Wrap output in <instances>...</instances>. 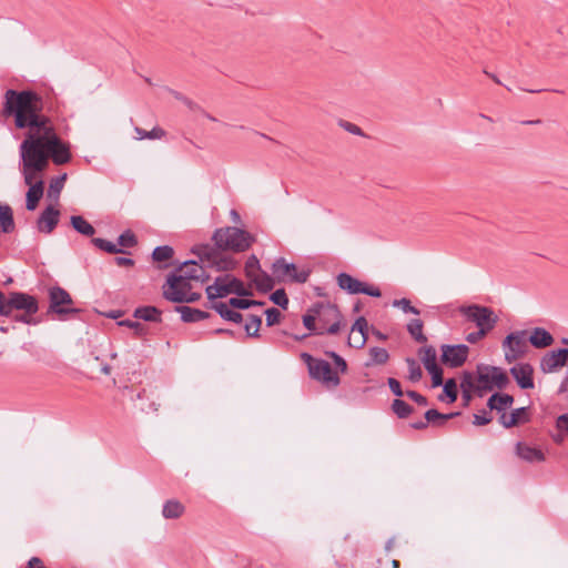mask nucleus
Returning a JSON list of instances; mask_svg holds the SVG:
<instances>
[{
  "instance_id": "f257e3e1",
  "label": "nucleus",
  "mask_w": 568,
  "mask_h": 568,
  "mask_svg": "<svg viewBox=\"0 0 568 568\" xmlns=\"http://www.w3.org/2000/svg\"><path fill=\"white\" fill-rule=\"evenodd\" d=\"M42 98L31 90L9 89L4 93L3 114L13 116L18 129H29L19 146L20 171L29 186L26 195L28 211H34L43 195L44 184L40 174L48 168L49 161L62 165L72 158L70 144L59 138L50 119L42 114Z\"/></svg>"
},
{
  "instance_id": "f03ea898",
  "label": "nucleus",
  "mask_w": 568,
  "mask_h": 568,
  "mask_svg": "<svg viewBox=\"0 0 568 568\" xmlns=\"http://www.w3.org/2000/svg\"><path fill=\"white\" fill-rule=\"evenodd\" d=\"M212 240L214 245L196 244L191 248V253L217 271L235 268L237 262L230 252H243L253 242L250 233L236 226L215 230Z\"/></svg>"
},
{
  "instance_id": "7ed1b4c3",
  "label": "nucleus",
  "mask_w": 568,
  "mask_h": 568,
  "mask_svg": "<svg viewBox=\"0 0 568 568\" xmlns=\"http://www.w3.org/2000/svg\"><path fill=\"white\" fill-rule=\"evenodd\" d=\"M197 260L191 258L180 262V303L194 302L200 298V291L204 282L207 280L205 266L206 262H202L196 255ZM210 267H212L210 265Z\"/></svg>"
},
{
  "instance_id": "20e7f679",
  "label": "nucleus",
  "mask_w": 568,
  "mask_h": 568,
  "mask_svg": "<svg viewBox=\"0 0 568 568\" xmlns=\"http://www.w3.org/2000/svg\"><path fill=\"white\" fill-rule=\"evenodd\" d=\"M509 384V378L500 367L480 364L477 366L476 376L473 373L465 372L462 378L460 387L464 393L477 390L481 396L483 392L496 388L503 389Z\"/></svg>"
},
{
  "instance_id": "39448f33",
  "label": "nucleus",
  "mask_w": 568,
  "mask_h": 568,
  "mask_svg": "<svg viewBox=\"0 0 568 568\" xmlns=\"http://www.w3.org/2000/svg\"><path fill=\"white\" fill-rule=\"evenodd\" d=\"M205 292L211 301L223 298L231 294L237 296L251 295L243 282L229 273L216 276L214 282L205 287Z\"/></svg>"
},
{
  "instance_id": "423d86ee",
  "label": "nucleus",
  "mask_w": 568,
  "mask_h": 568,
  "mask_svg": "<svg viewBox=\"0 0 568 568\" xmlns=\"http://www.w3.org/2000/svg\"><path fill=\"white\" fill-rule=\"evenodd\" d=\"M310 312L316 314L317 323L321 326L318 334H336L339 331L341 313L336 305L331 303H318Z\"/></svg>"
},
{
  "instance_id": "0eeeda50",
  "label": "nucleus",
  "mask_w": 568,
  "mask_h": 568,
  "mask_svg": "<svg viewBox=\"0 0 568 568\" xmlns=\"http://www.w3.org/2000/svg\"><path fill=\"white\" fill-rule=\"evenodd\" d=\"M1 305L3 307V312H0L1 316H9L13 310L29 314H36L39 311L36 297L23 292H11L8 297L2 294Z\"/></svg>"
},
{
  "instance_id": "6e6552de",
  "label": "nucleus",
  "mask_w": 568,
  "mask_h": 568,
  "mask_svg": "<svg viewBox=\"0 0 568 568\" xmlns=\"http://www.w3.org/2000/svg\"><path fill=\"white\" fill-rule=\"evenodd\" d=\"M459 312L468 320L476 324L478 329L490 332L497 324L498 317L495 312L486 306L473 304L462 306Z\"/></svg>"
},
{
  "instance_id": "1a4fd4ad",
  "label": "nucleus",
  "mask_w": 568,
  "mask_h": 568,
  "mask_svg": "<svg viewBox=\"0 0 568 568\" xmlns=\"http://www.w3.org/2000/svg\"><path fill=\"white\" fill-rule=\"evenodd\" d=\"M302 357L308 366L311 376L325 383L328 386H337L339 378L336 373L333 372L332 366L324 359H315L310 354L303 353Z\"/></svg>"
},
{
  "instance_id": "9d476101",
  "label": "nucleus",
  "mask_w": 568,
  "mask_h": 568,
  "mask_svg": "<svg viewBox=\"0 0 568 568\" xmlns=\"http://www.w3.org/2000/svg\"><path fill=\"white\" fill-rule=\"evenodd\" d=\"M273 277L278 282L305 283L310 276L306 270H298L294 263H287L285 258H277L272 265Z\"/></svg>"
},
{
  "instance_id": "9b49d317",
  "label": "nucleus",
  "mask_w": 568,
  "mask_h": 568,
  "mask_svg": "<svg viewBox=\"0 0 568 568\" xmlns=\"http://www.w3.org/2000/svg\"><path fill=\"white\" fill-rule=\"evenodd\" d=\"M527 341L528 337L526 331H516L505 337L503 348L507 363H513L526 354Z\"/></svg>"
},
{
  "instance_id": "f8f14e48",
  "label": "nucleus",
  "mask_w": 568,
  "mask_h": 568,
  "mask_svg": "<svg viewBox=\"0 0 568 568\" xmlns=\"http://www.w3.org/2000/svg\"><path fill=\"white\" fill-rule=\"evenodd\" d=\"M246 276L252 280L261 291H271L274 287V278L260 267L256 256L252 255L245 263Z\"/></svg>"
},
{
  "instance_id": "ddd939ff",
  "label": "nucleus",
  "mask_w": 568,
  "mask_h": 568,
  "mask_svg": "<svg viewBox=\"0 0 568 568\" xmlns=\"http://www.w3.org/2000/svg\"><path fill=\"white\" fill-rule=\"evenodd\" d=\"M50 306L49 313H54L63 316L71 313H78L79 310L71 307H63L72 303L70 294L60 286H53L49 290Z\"/></svg>"
},
{
  "instance_id": "4468645a",
  "label": "nucleus",
  "mask_w": 568,
  "mask_h": 568,
  "mask_svg": "<svg viewBox=\"0 0 568 568\" xmlns=\"http://www.w3.org/2000/svg\"><path fill=\"white\" fill-rule=\"evenodd\" d=\"M469 348L465 344L442 345V362L452 368L460 367L468 357Z\"/></svg>"
},
{
  "instance_id": "2eb2a0df",
  "label": "nucleus",
  "mask_w": 568,
  "mask_h": 568,
  "mask_svg": "<svg viewBox=\"0 0 568 568\" xmlns=\"http://www.w3.org/2000/svg\"><path fill=\"white\" fill-rule=\"evenodd\" d=\"M568 364V348H559L547 352L540 358V371L545 374L556 373Z\"/></svg>"
},
{
  "instance_id": "dca6fc26",
  "label": "nucleus",
  "mask_w": 568,
  "mask_h": 568,
  "mask_svg": "<svg viewBox=\"0 0 568 568\" xmlns=\"http://www.w3.org/2000/svg\"><path fill=\"white\" fill-rule=\"evenodd\" d=\"M60 220V211L53 205H48L37 220V229L44 234H51Z\"/></svg>"
},
{
  "instance_id": "f3484780",
  "label": "nucleus",
  "mask_w": 568,
  "mask_h": 568,
  "mask_svg": "<svg viewBox=\"0 0 568 568\" xmlns=\"http://www.w3.org/2000/svg\"><path fill=\"white\" fill-rule=\"evenodd\" d=\"M510 374L518 384V386L523 389H531L534 388V368L528 363H520L510 368Z\"/></svg>"
},
{
  "instance_id": "a211bd4d",
  "label": "nucleus",
  "mask_w": 568,
  "mask_h": 568,
  "mask_svg": "<svg viewBox=\"0 0 568 568\" xmlns=\"http://www.w3.org/2000/svg\"><path fill=\"white\" fill-rule=\"evenodd\" d=\"M528 420L529 416L526 407L516 408L511 413L504 412L499 416V423L505 428H510Z\"/></svg>"
},
{
  "instance_id": "6ab92c4d",
  "label": "nucleus",
  "mask_w": 568,
  "mask_h": 568,
  "mask_svg": "<svg viewBox=\"0 0 568 568\" xmlns=\"http://www.w3.org/2000/svg\"><path fill=\"white\" fill-rule=\"evenodd\" d=\"M528 341L536 348H545L552 345L554 337L545 328L536 327L531 331Z\"/></svg>"
},
{
  "instance_id": "aec40b11",
  "label": "nucleus",
  "mask_w": 568,
  "mask_h": 568,
  "mask_svg": "<svg viewBox=\"0 0 568 568\" xmlns=\"http://www.w3.org/2000/svg\"><path fill=\"white\" fill-rule=\"evenodd\" d=\"M514 403V397L509 394H493L487 402V406L491 410L500 413V415L507 410Z\"/></svg>"
},
{
  "instance_id": "412c9836",
  "label": "nucleus",
  "mask_w": 568,
  "mask_h": 568,
  "mask_svg": "<svg viewBox=\"0 0 568 568\" xmlns=\"http://www.w3.org/2000/svg\"><path fill=\"white\" fill-rule=\"evenodd\" d=\"M133 316L139 320L146 322H159L163 323V312L155 306H141L135 308Z\"/></svg>"
},
{
  "instance_id": "4be33fe9",
  "label": "nucleus",
  "mask_w": 568,
  "mask_h": 568,
  "mask_svg": "<svg viewBox=\"0 0 568 568\" xmlns=\"http://www.w3.org/2000/svg\"><path fill=\"white\" fill-rule=\"evenodd\" d=\"M212 308L225 321L240 323L242 321V314L235 311L226 302H214Z\"/></svg>"
},
{
  "instance_id": "5701e85b",
  "label": "nucleus",
  "mask_w": 568,
  "mask_h": 568,
  "mask_svg": "<svg viewBox=\"0 0 568 568\" xmlns=\"http://www.w3.org/2000/svg\"><path fill=\"white\" fill-rule=\"evenodd\" d=\"M516 453L521 459L529 463L542 462L545 459L544 453L540 449L524 443L517 444Z\"/></svg>"
},
{
  "instance_id": "b1692460",
  "label": "nucleus",
  "mask_w": 568,
  "mask_h": 568,
  "mask_svg": "<svg viewBox=\"0 0 568 568\" xmlns=\"http://www.w3.org/2000/svg\"><path fill=\"white\" fill-rule=\"evenodd\" d=\"M163 296L170 302L178 303V267L168 275L166 283L163 285Z\"/></svg>"
},
{
  "instance_id": "393cba45",
  "label": "nucleus",
  "mask_w": 568,
  "mask_h": 568,
  "mask_svg": "<svg viewBox=\"0 0 568 568\" xmlns=\"http://www.w3.org/2000/svg\"><path fill=\"white\" fill-rule=\"evenodd\" d=\"M337 284L342 290L349 294H359L362 291V282L346 273H341L337 276Z\"/></svg>"
},
{
  "instance_id": "a878e982",
  "label": "nucleus",
  "mask_w": 568,
  "mask_h": 568,
  "mask_svg": "<svg viewBox=\"0 0 568 568\" xmlns=\"http://www.w3.org/2000/svg\"><path fill=\"white\" fill-rule=\"evenodd\" d=\"M72 227L81 235L92 237L95 234V229L81 215H72L70 217Z\"/></svg>"
},
{
  "instance_id": "bb28decb",
  "label": "nucleus",
  "mask_w": 568,
  "mask_h": 568,
  "mask_svg": "<svg viewBox=\"0 0 568 568\" xmlns=\"http://www.w3.org/2000/svg\"><path fill=\"white\" fill-rule=\"evenodd\" d=\"M14 229L13 212L8 204H0V231L10 233Z\"/></svg>"
},
{
  "instance_id": "cd10ccee",
  "label": "nucleus",
  "mask_w": 568,
  "mask_h": 568,
  "mask_svg": "<svg viewBox=\"0 0 568 568\" xmlns=\"http://www.w3.org/2000/svg\"><path fill=\"white\" fill-rule=\"evenodd\" d=\"M419 358L426 371L437 367V352L433 346L422 347L418 352Z\"/></svg>"
},
{
  "instance_id": "c85d7f7f",
  "label": "nucleus",
  "mask_w": 568,
  "mask_h": 568,
  "mask_svg": "<svg viewBox=\"0 0 568 568\" xmlns=\"http://www.w3.org/2000/svg\"><path fill=\"white\" fill-rule=\"evenodd\" d=\"M209 316L207 313L192 308L190 306H180V318L183 322L191 323V322H199L201 320H204Z\"/></svg>"
},
{
  "instance_id": "c756f323",
  "label": "nucleus",
  "mask_w": 568,
  "mask_h": 568,
  "mask_svg": "<svg viewBox=\"0 0 568 568\" xmlns=\"http://www.w3.org/2000/svg\"><path fill=\"white\" fill-rule=\"evenodd\" d=\"M459 414H460L459 412L442 414L436 409H428L425 413V419H426L427 424L433 423V424H437V425H443L445 422L458 416Z\"/></svg>"
},
{
  "instance_id": "7c9ffc66",
  "label": "nucleus",
  "mask_w": 568,
  "mask_h": 568,
  "mask_svg": "<svg viewBox=\"0 0 568 568\" xmlns=\"http://www.w3.org/2000/svg\"><path fill=\"white\" fill-rule=\"evenodd\" d=\"M182 108L185 111L194 114L195 118H197V116H205V118L210 119L211 121H215V118L206 114L196 103H194L193 101H191L187 98H181L180 97V110Z\"/></svg>"
},
{
  "instance_id": "2f4dec72",
  "label": "nucleus",
  "mask_w": 568,
  "mask_h": 568,
  "mask_svg": "<svg viewBox=\"0 0 568 568\" xmlns=\"http://www.w3.org/2000/svg\"><path fill=\"white\" fill-rule=\"evenodd\" d=\"M174 256V248L169 245L156 246L152 252V260L154 262H168Z\"/></svg>"
},
{
  "instance_id": "473e14b6",
  "label": "nucleus",
  "mask_w": 568,
  "mask_h": 568,
  "mask_svg": "<svg viewBox=\"0 0 568 568\" xmlns=\"http://www.w3.org/2000/svg\"><path fill=\"white\" fill-rule=\"evenodd\" d=\"M91 242L99 250H102L110 254L125 253V251L118 247L116 244L101 237H93Z\"/></svg>"
},
{
  "instance_id": "72a5a7b5",
  "label": "nucleus",
  "mask_w": 568,
  "mask_h": 568,
  "mask_svg": "<svg viewBox=\"0 0 568 568\" xmlns=\"http://www.w3.org/2000/svg\"><path fill=\"white\" fill-rule=\"evenodd\" d=\"M407 331L417 342H426V336L423 334V322L420 320H412L407 324Z\"/></svg>"
},
{
  "instance_id": "f704fd0d",
  "label": "nucleus",
  "mask_w": 568,
  "mask_h": 568,
  "mask_svg": "<svg viewBox=\"0 0 568 568\" xmlns=\"http://www.w3.org/2000/svg\"><path fill=\"white\" fill-rule=\"evenodd\" d=\"M392 409L399 418H406L413 412L412 406L399 398L393 402Z\"/></svg>"
},
{
  "instance_id": "c9c22d12",
  "label": "nucleus",
  "mask_w": 568,
  "mask_h": 568,
  "mask_svg": "<svg viewBox=\"0 0 568 568\" xmlns=\"http://www.w3.org/2000/svg\"><path fill=\"white\" fill-rule=\"evenodd\" d=\"M262 324V318L256 315H251L245 323V332L247 336L256 337L258 336V331Z\"/></svg>"
},
{
  "instance_id": "e433bc0d",
  "label": "nucleus",
  "mask_w": 568,
  "mask_h": 568,
  "mask_svg": "<svg viewBox=\"0 0 568 568\" xmlns=\"http://www.w3.org/2000/svg\"><path fill=\"white\" fill-rule=\"evenodd\" d=\"M135 133H136L139 140H143V139H150V140L161 139L165 134L164 130L161 129V128H153L151 131H146V130L141 129V128H135Z\"/></svg>"
},
{
  "instance_id": "4c0bfd02",
  "label": "nucleus",
  "mask_w": 568,
  "mask_h": 568,
  "mask_svg": "<svg viewBox=\"0 0 568 568\" xmlns=\"http://www.w3.org/2000/svg\"><path fill=\"white\" fill-rule=\"evenodd\" d=\"M406 363L408 366V378L414 383L418 382L423 376L420 366L414 358H407Z\"/></svg>"
},
{
  "instance_id": "58836bf2",
  "label": "nucleus",
  "mask_w": 568,
  "mask_h": 568,
  "mask_svg": "<svg viewBox=\"0 0 568 568\" xmlns=\"http://www.w3.org/2000/svg\"><path fill=\"white\" fill-rule=\"evenodd\" d=\"M67 180V174H62L61 176L54 178L49 185L48 194L49 196L58 197L60 195L61 190L63 189L64 182Z\"/></svg>"
},
{
  "instance_id": "ea45409f",
  "label": "nucleus",
  "mask_w": 568,
  "mask_h": 568,
  "mask_svg": "<svg viewBox=\"0 0 568 568\" xmlns=\"http://www.w3.org/2000/svg\"><path fill=\"white\" fill-rule=\"evenodd\" d=\"M226 304H230L231 307H233L235 311L237 310H246L250 308L253 305H262L261 302L245 300V298H239V297H232L226 302Z\"/></svg>"
},
{
  "instance_id": "a19ab883",
  "label": "nucleus",
  "mask_w": 568,
  "mask_h": 568,
  "mask_svg": "<svg viewBox=\"0 0 568 568\" xmlns=\"http://www.w3.org/2000/svg\"><path fill=\"white\" fill-rule=\"evenodd\" d=\"M138 243L134 233L130 230L124 231L118 237V245L122 247H133Z\"/></svg>"
},
{
  "instance_id": "79ce46f5",
  "label": "nucleus",
  "mask_w": 568,
  "mask_h": 568,
  "mask_svg": "<svg viewBox=\"0 0 568 568\" xmlns=\"http://www.w3.org/2000/svg\"><path fill=\"white\" fill-rule=\"evenodd\" d=\"M369 355H371L372 363H374V364H384L388 359L387 351L382 347H372L369 349Z\"/></svg>"
},
{
  "instance_id": "37998d69",
  "label": "nucleus",
  "mask_w": 568,
  "mask_h": 568,
  "mask_svg": "<svg viewBox=\"0 0 568 568\" xmlns=\"http://www.w3.org/2000/svg\"><path fill=\"white\" fill-rule=\"evenodd\" d=\"M392 305L394 307H397V308L402 310L404 313H412V314H415V315H419L420 314L419 310L416 308L415 306H413L410 304V301L407 300V298L394 300Z\"/></svg>"
},
{
  "instance_id": "c03bdc74",
  "label": "nucleus",
  "mask_w": 568,
  "mask_h": 568,
  "mask_svg": "<svg viewBox=\"0 0 568 568\" xmlns=\"http://www.w3.org/2000/svg\"><path fill=\"white\" fill-rule=\"evenodd\" d=\"M271 301L281 306L282 308H286L288 305V298L286 296V293L283 288L276 290L271 295Z\"/></svg>"
},
{
  "instance_id": "a18cd8bd",
  "label": "nucleus",
  "mask_w": 568,
  "mask_h": 568,
  "mask_svg": "<svg viewBox=\"0 0 568 568\" xmlns=\"http://www.w3.org/2000/svg\"><path fill=\"white\" fill-rule=\"evenodd\" d=\"M316 314L311 312L303 316V324L308 329L316 334H318V328L321 327L318 325Z\"/></svg>"
},
{
  "instance_id": "49530a36",
  "label": "nucleus",
  "mask_w": 568,
  "mask_h": 568,
  "mask_svg": "<svg viewBox=\"0 0 568 568\" xmlns=\"http://www.w3.org/2000/svg\"><path fill=\"white\" fill-rule=\"evenodd\" d=\"M444 394L449 398V403L457 399V384L455 379L450 378L444 384Z\"/></svg>"
},
{
  "instance_id": "de8ad7c7",
  "label": "nucleus",
  "mask_w": 568,
  "mask_h": 568,
  "mask_svg": "<svg viewBox=\"0 0 568 568\" xmlns=\"http://www.w3.org/2000/svg\"><path fill=\"white\" fill-rule=\"evenodd\" d=\"M162 514L165 518H178V500H168L163 506Z\"/></svg>"
},
{
  "instance_id": "09e8293b",
  "label": "nucleus",
  "mask_w": 568,
  "mask_h": 568,
  "mask_svg": "<svg viewBox=\"0 0 568 568\" xmlns=\"http://www.w3.org/2000/svg\"><path fill=\"white\" fill-rule=\"evenodd\" d=\"M265 315H266V325L267 326H273L280 322L281 312L275 307L267 308L265 311Z\"/></svg>"
},
{
  "instance_id": "8fccbe9b",
  "label": "nucleus",
  "mask_w": 568,
  "mask_h": 568,
  "mask_svg": "<svg viewBox=\"0 0 568 568\" xmlns=\"http://www.w3.org/2000/svg\"><path fill=\"white\" fill-rule=\"evenodd\" d=\"M367 341V335H357L356 333L351 332L348 336V345L355 348H361L365 345Z\"/></svg>"
},
{
  "instance_id": "3c124183",
  "label": "nucleus",
  "mask_w": 568,
  "mask_h": 568,
  "mask_svg": "<svg viewBox=\"0 0 568 568\" xmlns=\"http://www.w3.org/2000/svg\"><path fill=\"white\" fill-rule=\"evenodd\" d=\"M367 321L364 317H358L352 326L351 332L357 335H366Z\"/></svg>"
},
{
  "instance_id": "603ef678",
  "label": "nucleus",
  "mask_w": 568,
  "mask_h": 568,
  "mask_svg": "<svg viewBox=\"0 0 568 568\" xmlns=\"http://www.w3.org/2000/svg\"><path fill=\"white\" fill-rule=\"evenodd\" d=\"M432 376L434 387L443 385V371L439 366L427 371Z\"/></svg>"
},
{
  "instance_id": "864d4df0",
  "label": "nucleus",
  "mask_w": 568,
  "mask_h": 568,
  "mask_svg": "<svg viewBox=\"0 0 568 568\" xmlns=\"http://www.w3.org/2000/svg\"><path fill=\"white\" fill-rule=\"evenodd\" d=\"M490 420H491V418L488 416V413L486 410H483L480 414L474 415L473 423L476 426H483V425H487Z\"/></svg>"
},
{
  "instance_id": "5fc2aeb1",
  "label": "nucleus",
  "mask_w": 568,
  "mask_h": 568,
  "mask_svg": "<svg viewBox=\"0 0 568 568\" xmlns=\"http://www.w3.org/2000/svg\"><path fill=\"white\" fill-rule=\"evenodd\" d=\"M361 288H362V291L359 293H363V294H366V295H369L373 297H379L382 295L378 287L369 286L363 282H362Z\"/></svg>"
},
{
  "instance_id": "6e6d98bb",
  "label": "nucleus",
  "mask_w": 568,
  "mask_h": 568,
  "mask_svg": "<svg viewBox=\"0 0 568 568\" xmlns=\"http://www.w3.org/2000/svg\"><path fill=\"white\" fill-rule=\"evenodd\" d=\"M406 395L420 406H426L428 404L427 398L415 390H407Z\"/></svg>"
},
{
  "instance_id": "4d7b16f0",
  "label": "nucleus",
  "mask_w": 568,
  "mask_h": 568,
  "mask_svg": "<svg viewBox=\"0 0 568 568\" xmlns=\"http://www.w3.org/2000/svg\"><path fill=\"white\" fill-rule=\"evenodd\" d=\"M388 386L390 388V390L398 397L403 396L404 393L402 390V387H400V383L396 379V378H388Z\"/></svg>"
},
{
  "instance_id": "13d9d810",
  "label": "nucleus",
  "mask_w": 568,
  "mask_h": 568,
  "mask_svg": "<svg viewBox=\"0 0 568 568\" xmlns=\"http://www.w3.org/2000/svg\"><path fill=\"white\" fill-rule=\"evenodd\" d=\"M488 333L484 329H478L477 332L469 333L466 336V341L474 344L478 342L479 339L484 338Z\"/></svg>"
},
{
  "instance_id": "bf43d9fd",
  "label": "nucleus",
  "mask_w": 568,
  "mask_h": 568,
  "mask_svg": "<svg viewBox=\"0 0 568 568\" xmlns=\"http://www.w3.org/2000/svg\"><path fill=\"white\" fill-rule=\"evenodd\" d=\"M557 428L559 432L568 434V414L560 415L557 418Z\"/></svg>"
},
{
  "instance_id": "052dcab7",
  "label": "nucleus",
  "mask_w": 568,
  "mask_h": 568,
  "mask_svg": "<svg viewBox=\"0 0 568 568\" xmlns=\"http://www.w3.org/2000/svg\"><path fill=\"white\" fill-rule=\"evenodd\" d=\"M32 315L33 314H29V313H23V314H18L13 317V320L16 322H21V323H24V324H37V322L32 318Z\"/></svg>"
},
{
  "instance_id": "680f3d73",
  "label": "nucleus",
  "mask_w": 568,
  "mask_h": 568,
  "mask_svg": "<svg viewBox=\"0 0 568 568\" xmlns=\"http://www.w3.org/2000/svg\"><path fill=\"white\" fill-rule=\"evenodd\" d=\"M342 126L348 131L349 133H353L355 135H361L362 134V130L359 126H357L356 124H353L351 122H344L342 123Z\"/></svg>"
},
{
  "instance_id": "e2e57ef3",
  "label": "nucleus",
  "mask_w": 568,
  "mask_h": 568,
  "mask_svg": "<svg viewBox=\"0 0 568 568\" xmlns=\"http://www.w3.org/2000/svg\"><path fill=\"white\" fill-rule=\"evenodd\" d=\"M26 568H45L42 560L38 557H32Z\"/></svg>"
},
{
  "instance_id": "0e129e2a",
  "label": "nucleus",
  "mask_w": 568,
  "mask_h": 568,
  "mask_svg": "<svg viewBox=\"0 0 568 568\" xmlns=\"http://www.w3.org/2000/svg\"><path fill=\"white\" fill-rule=\"evenodd\" d=\"M114 262L118 266H133L134 261L129 257H115Z\"/></svg>"
},
{
  "instance_id": "69168bd1",
  "label": "nucleus",
  "mask_w": 568,
  "mask_h": 568,
  "mask_svg": "<svg viewBox=\"0 0 568 568\" xmlns=\"http://www.w3.org/2000/svg\"><path fill=\"white\" fill-rule=\"evenodd\" d=\"M131 328L134 329V333L136 336H142L146 331L145 326L139 322H135L134 324H132Z\"/></svg>"
},
{
  "instance_id": "338daca9",
  "label": "nucleus",
  "mask_w": 568,
  "mask_h": 568,
  "mask_svg": "<svg viewBox=\"0 0 568 568\" xmlns=\"http://www.w3.org/2000/svg\"><path fill=\"white\" fill-rule=\"evenodd\" d=\"M567 392H568V371L559 385L558 394H565Z\"/></svg>"
},
{
  "instance_id": "774afa93",
  "label": "nucleus",
  "mask_w": 568,
  "mask_h": 568,
  "mask_svg": "<svg viewBox=\"0 0 568 568\" xmlns=\"http://www.w3.org/2000/svg\"><path fill=\"white\" fill-rule=\"evenodd\" d=\"M332 356L334 357L335 363L337 364V366L341 367V371L345 372L346 371V362L341 356H338L335 353H332Z\"/></svg>"
}]
</instances>
